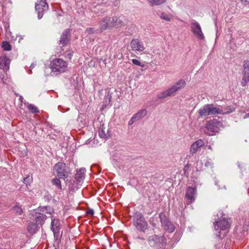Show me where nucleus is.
<instances>
[{
    "label": "nucleus",
    "instance_id": "c756f323",
    "mask_svg": "<svg viewBox=\"0 0 249 249\" xmlns=\"http://www.w3.org/2000/svg\"><path fill=\"white\" fill-rule=\"evenodd\" d=\"M173 16L171 14H166L165 13H161L160 15V18L166 21H170L172 19Z\"/></svg>",
    "mask_w": 249,
    "mask_h": 249
},
{
    "label": "nucleus",
    "instance_id": "bb28decb",
    "mask_svg": "<svg viewBox=\"0 0 249 249\" xmlns=\"http://www.w3.org/2000/svg\"><path fill=\"white\" fill-rule=\"evenodd\" d=\"M249 82V73H242V78L241 82V85L245 87Z\"/></svg>",
    "mask_w": 249,
    "mask_h": 249
},
{
    "label": "nucleus",
    "instance_id": "2f4dec72",
    "mask_svg": "<svg viewBox=\"0 0 249 249\" xmlns=\"http://www.w3.org/2000/svg\"><path fill=\"white\" fill-rule=\"evenodd\" d=\"M27 108L33 113H37L39 112L38 108L33 104H29L27 106Z\"/></svg>",
    "mask_w": 249,
    "mask_h": 249
},
{
    "label": "nucleus",
    "instance_id": "20e7f679",
    "mask_svg": "<svg viewBox=\"0 0 249 249\" xmlns=\"http://www.w3.org/2000/svg\"><path fill=\"white\" fill-rule=\"evenodd\" d=\"M133 223L137 230L142 232H144L148 227V224L143 215L138 212L134 214Z\"/></svg>",
    "mask_w": 249,
    "mask_h": 249
},
{
    "label": "nucleus",
    "instance_id": "c03bdc74",
    "mask_svg": "<svg viewBox=\"0 0 249 249\" xmlns=\"http://www.w3.org/2000/svg\"><path fill=\"white\" fill-rule=\"evenodd\" d=\"M87 213L90 215H93L94 213L93 210H90V211L87 212Z\"/></svg>",
    "mask_w": 249,
    "mask_h": 249
},
{
    "label": "nucleus",
    "instance_id": "7ed1b4c3",
    "mask_svg": "<svg viewBox=\"0 0 249 249\" xmlns=\"http://www.w3.org/2000/svg\"><path fill=\"white\" fill-rule=\"evenodd\" d=\"M53 174L59 178L65 179L68 177L69 168L65 163L58 162L53 167Z\"/></svg>",
    "mask_w": 249,
    "mask_h": 249
},
{
    "label": "nucleus",
    "instance_id": "aec40b11",
    "mask_svg": "<svg viewBox=\"0 0 249 249\" xmlns=\"http://www.w3.org/2000/svg\"><path fill=\"white\" fill-rule=\"evenodd\" d=\"M85 171V168H81L77 171L75 177L77 181L80 182L83 180Z\"/></svg>",
    "mask_w": 249,
    "mask_h": 249
},
{
    "label": "nucleus",
    "instance_id": "a211bd4d",
    "mask_svg": "<svg viewBox=\"0 0 249 249\" xmlns=\"http://www.w3.org/2000/svg\"><path fill=\"white\" fill-rule=\"evenodd\" d=\"M196 192V189L191 187H189L187 189L186 197L188 199L190 200L191 202L195 200Z\"/></svg>",
    "mask_w": 249,
    "mask_h": 249
},
{
    "label": "nucleus",
    "instance_id": "de8ad7c7",
    "mask_svg": "<svg viewBox=\"0 0 249 249\" xmlns=\"http://www.w3.org/2000/svg\"><path fill=\"white\" fill-rule=\"evenodd\" d=\"M35 65L34 64H32V65L30 66V68L32 69L34 67Z\"/></svg>",
    "mask_w": 249,
    "mask_h": 249
},
{
    "label": "nucleus",
    "instance_id": "cd10ccee",
    "mask_svg": "<svg viewBox=\"0 0 249 249\" xmlns=\"http://www.w3.org/2000/svg\"><path fill=\"white\" fill-rule=\"evenodd\" d=\"M37 227V225L35 223H30L28 226L27 230L30 233L33 234L35 233Z\"/></svg>",
    "mask_w": 249,
    "mask_h": 249
},
{
    "label": "nucleus",
    "instance_id": "4468645a",
    "mask_svg": "<svg viewBox=\"0 0 249 249\" xmlns=\"http://www.w3.org/2000/svg\"><path fill=\"white\" fill-rule=\"evenodd\" d=\"M11 60L5 55L0 57V69L4 71H8L9 69V65Z\"/></svg>",
    "mask_w": 249,
    "mask_h": 249
},
{
    "label": "nucleus",
    "instance_id": "2eb2a0df",
    "mask_svg": "<svg viewBox=\"0 0 249 249\" xmlns=\"http://www.w3.org/2000/svg\"><path fill=\"white\" fill-rule=\"evenodd\" d=\"M36 211L37 213L43 216H46V214H52L54 212L53 209L50 206L40 207Z\"/></svg>",
    "mask_w": 249,
    "mask_h": 249
},
{
    "label": "nucleus",
    "instance_id": "37998d69",
    "mask_svg": "<svg viewBox=\"0 0 249 249\" xmlns=\"http://www.w3.org/2000/svg\"><path fill=\"white\" fill-rule=\"evenodd\" d=\"M240 1L242 3L245 5L249 4V0H240Z\"/></svg>",
    "mask_w": 249,
    "mask_h": 249
},
{
    "label": "nucleus",
    "instance_id": "a878e982",
    "mask_svg": "<svg viewBox=\"0 0 249 249\" xmlns=\"http://www.w3.org/2000/svg\"><path fill=\"white\" fill-rule=\"evenodd\" d=\"M47 218L46 216H43L41 214H39L38 215H36V223L37 225H42L44 223L45 220Z\"/></svg>",
    "mask_w": 249,
    "mask_h": 249
},
{
    "label": "nucleus",
    "instance_id": "5701e85b",
    "mask_svg": "<svg viewBox=\"0 0 249 249\" xmlns=\"http://www.w3.org/2000/svg\"><path fill=\"white\" fill-rule=\"evenodd\" d=\"M148 241L151 246H155L160 242V237L158 235H153L149 237Z\"/></svg>",
    "mask_w": 249,
    "mask_h": 249
},
{
    "label": "nucleus",
    "instance_id": "4be33fe9",
    "mask_svg": "<svg viewBox=\"0 0 249 249\" xmlns=\"http://www.w3.org/2000/svg\"><path fill=\"white\" fill-rule=\"evenodd\" d=\"M147 2L151 7L160 6L165 3L167 0H146Z\"/></svg>",
    "mask_w": 249,
    "mask_h": 249
},
{
    "label": "nucleus",
    "instance_id": "9b49d317",
    "mask_svg": "<svg viewBox=\"0 0 249 249\" xmlns=\"http://www.w3.org/2000/svg\"><path fill=\"white\" fill-rule=\"evenodd\" d=\"M205 144L204 142L201 139L198 140L196 142L192 143L190 147V152L193 155L197 151L200 150V148L204 146Z\"/></svg>",
    "mask_w": 249,
    "mask_h": 249
},
{
    "label": "nucleus",
    "instance_id": "f3484780",
    "mask_svg": "<svg viewBox=\"0 0 249 249\" xmlns=\"http://www.w3.org/2000/svg\"><path fill=\"white\" fill-rule=\"evenodd\" d=\"M209 106L210 116L221 114L223 113L222 108L215 107L213 104H209Z\"/></svg>",
    "mask_w": 249,
    "mask_h": 249
},
{
    "label": "nucleus",
    "instance_id": "f03ea898",
    "mask_svg": "<svg viewBox=\"0 0 249 249\" xmlns=\"http://www.w3.org/2000/svg\"><path fill=\"white\" fill-rule=\"evenodd\" d=\"M214 226L216 231H219L217 236L222 238L227 233L228 229L230 227V223L226 218H223L216 221L214 223Z\"/></svg>",
    "mask_w": 249,
    "mask_h": 249
},
{
    "label": "nucleus",
    "instance_id": "e433bc0d",
    "mask_svg": "<svg viewBox=\"0 0 249 249\" xmlns=\"http://www.w3.org/2000/svg\"><path fill=\"white\" fill-rule=\"evenodd\" d=\"M14 211L18 214L20 215L22 213L21 208L18 206H16L13 208Z\"/></svg>",
    "mask_w": 249,
    "mask_h": 249
},
{
    "label": "nucleus",
    "instance_id": "09e8293b",
    "mask_svg": "<svg viewBox=\"0 0 249 249\" xmlns=\"http://www.w3.org/2000/svg\"><path fill=\"white\" fill-rule=\"evenodd\" d=\"M30 73H32V71L31 70H30V72H29Z\"/></svg>",
    "mask_w": 249,
    "mask_h": 249
},
{
    "label": "nucleus",
    "instance_id": "ea45409f",
    "mask_svg": "<svg viewBox=\"0 0 249 249\" xmlns=\"http://www.w3.org/2000/svg\"><path fill=\"white\" fill-rule=\"evenodd\" d=\"M95 32V30L93 28H91V27L88 28L86 30V32L88 33L89 34H92L94 33Z\"/></svg>",
    "mask_w": 249,
    "mask_h": 249
},
{
    "label": "nucleus",
    "instance_id": "b1692460",
    "mask_svg": "<svg viewBox=\"0 0 249 249\" xmlns=\"http://www.w3.org/2000/svg\"><path fill=\"white\" fill-rule=\"evenodd\" d=\"M186 85L185 81L183 79H180L173 85V87L177 91L183 88Z\"/></svg>",
    "mask_w": 249,
    "mask_h": 249
},
{
    "label": "nucleus",
    "instance_id": "79ce46f5",
    "mask_svg": "<svg viewBox=\"0 0 249 249\" xmlns=\"http://www.w3.org/2000/svg\"><path fill=\"white\" fill-rule=\"evenodd\" d=\"M205 166L207 167H213V162L210 160H208L205 162Z\"/></svg>",
    "mask_w": 249,
    "mask_h": 249
},
{
    "label": "nucleus",
    "instance_id": "49530a36",
    "mask_svg": "<svg viewBox=\"0 0 249 249\" xmlns=\"http://www.w3.org/2000/svg\"><path fill=\"white\" fill-rule=\"evenodd\" d=\"M68 55L69 58H71V56L72 55V54L71 53H68Z\"/></svg>",
    "mask_w": 249,
    "mask_h": 249
},
{
    "label": "nucleus",
    "instance_id": "473e14b6",
    "mask_svg": "<svg viewBox=\"0 0 249 249\" xmlns=\"http://www.w3.org/2000/svg\"><path fill=\"white\" fill-rule=\"evenodd\" d=\"M243 70L242 73H249V61L245 60L243 65Z\"/></svg>",
    "mask_w": 249,
    "mask_h": 249
},
{
    "label": "nucleus",
    "instance_id": "9d476101",
    "mask_svg": "<svg viewBox=\"0 0 249 249\" xmlns=\"http://www.w3.org/2000/svg\"><path fill=\"white\" fill-rule=\"evenodd\" d=\"M130 47L132 50L136 52H142L145 49L143 42L138 39H133L130 43Z\"/></svg>",
    "mask_w": 249,
    "mask_h": 249
},
{
    "label": "nucleus",
    "instance_id": "6ab92c4d",
    "mask_svg": "<svg viewBox=\"0 0 249 249\" xmlns=\"http://www.w3.org/2000/svg\"><path fill=\"white\" fill-rule=\"evenodd\" d=\"M209 107V104H206L199 109L198 113L199 118L210 116Z\"/></svg>",
    "mask_w": 249,
    "mask_h": 249
},
{
    "label": "nucleus",
    "instance_id": "58836bf2",
    "mask_svg": "<svg viewBox=\"0 0 249 249\" xmlns=\"http://www.w3.org/2000/svg\"><path fill=\"white\" fill-rule=\"evenodd\" d=\"M32 181V177H30V176H28L26 177V178H24L23 179V182L26 184L27 185L28 184H30Z\"/></svg>",
    "mask_w": 249,
    "mask_h": 249
},
{
    "label": "nucleus",
    "instance_id": "39448f33",
    "mask_svg": "<svg viewBox=\"0 0 249 249\" xmlns=\"http://www.w3.org/2000/svg\"><path fill=\"white\" fill-rule=\"evenodd\" d=\"M191 28L194 35L198 39H204V35L198 22L196 21H193L191 24Z\"/></svg>",
    "mask_w": 249,
    "mask_h": 249
},
{
    "label": "nucleus",
    "instance_id": "3c124183",
    "mask_svg": "<svg viewBox=\"0 0 249 249\" xmlns=\"http://www.w3.org/2000/svg\"><path fill=\"white\" fill-rule=\"evenodd\" d=\"M209 135H212V134H211L210 133H209Z\"/></svg>",
    "mask_w": 249,
    "mask_h": 249
},
{
    "label": "nucleus",
    "instance_id": "8fccbe9b",
    "mask_svg": "<svg viewBox=\"0 0 249 249\" xmlns=\"http://www.w3.org/2000/svg\"><path fill=\"white\" fill-rule=\"evenodd\" d=\"M218 182L217 181H215L216 185H217Z\"/></svg>",
    "mask_w": 249,
    "mask_h": 249
},
{
    "label": "nucleus",
    "instance_id": "393cba45",
    "mask_svg": "<svg viewBox=\"0 0 249 249\" xmlns=\"http://www.w3.org/2000/svg\"><path fill=\"white\" fill-rule=\"evenodd\" d=\"M147 111L146 109L140 110L137 113L134 115L137 121L144 118L147 114Z\"/></svg>",
    "mask_w": 249,
    "mask_h": 249
},
{
    "label": "nucleus",
    "instance_id": "a18cd8bd",
    "mask_svg": "<svg viewBox=\"0 0 249 249\" xmlns=\"http://www.w3.org/2000/svg\"><path fill=\"white\" fill-rule=\"evenodd\" d=\"M249 117V113L246 114L244 117V119H246Z\"/></svg>",
    "mask_w": 249,
    "mask_h": 249
},
{
    "label": "nucleus",
    "instance_id": "c85d7f7f",
    "mask_svg": "<svg viewBox=\"0 0 249 249\" xmlns=\"http://www.w3.org/2000/svg\"><path fill=\"white\" fill-rule=\"evenodd\" d=\"M99 135L100 138L107 139L109 137V134L106 133L103 127H100L99 129Z\"/></svg>",
    "mask_w": 249,
    "mask_h": 249
},
{
    "label": "nucleus",
    "instance_id": "1a4fd4ad",
    "mask_svg": "<svg viewBox=\"0 0 249 249\" xmlns=\"http://www.w3.org/2000/svg\"><path fill=\"white\" fill-rule=\"evenodd\" d=\"M220 126L221 123L216 119H213L207 123L206 128L209 132L216 133L218 131Z\"/></svg>",
    "mask_w": 249,
    "mask_h": 249
},
{
    "label": "nucleus",
    "instance_id": "dca6fc26",
    "mask_svg": "<svg viewBox=\"0 0 249 249\" xmlns=\"http://www.w3.org/2000/svg\"><path fill=\"white\" fill-rule=\"evenodd\" d=\"M124 17L122 16L111 18L112 27L118 28L122 25Z\"/></svg>",
    "mask_w": 249,
    "mask_h": 249
},
{
    "label": "nucleus",
    "instance_id": "a19ab883",
    "mask_svg": "<svg viewBox=\"0 0 249 249\" xmlns=\"http://www.w3.org/2000/svg\"><path fill=\"white\" fill-rule=\"evenodd\" d=\"M137 120L135 118L134 116L133 115L132 117L131 118V119L128 122V125H131L132 124H133L136 121H137Z\"/></svg>",
    "mask_w": 249,
    "mask_h": 249
},
{
    "label": "nucleus",
    "instance_id": "7c9ffc66",
    "mask_svg": "<svg viewBox=\"0 0 249 249\" xmlns=\"http://www.w3.org/2000/svg\"><path fill=\"white\" fill-rule=\"evenodd\" d=\"M223 109V113L221 114H227L230 113L234 111L235 108L233 106H228L224 108H222Z\"/></svg>",
    "mask_w": 249,
    "mask_h": 249
},
{
    "label": "nucleus",
    "instance_id": "72a5a7b5",
    "mask_svg": "<svg viewBox=\"0 0 249 249\" xmlns=\"http://www.w3.org/2000/svg\"><path fill=\"white\" fill-rule=\"evenodd\" d=\"M53 185H55L59 189L61 190V181L59 178H54L52 180Z\"/></svg>",
    "mask_w": 249,
    "mask_h": 249
},
{
    "label": "nucleus",
    "instance_id": "423d86ee",
    "mask_svg": "<svg viewBox=\"0 0 249 249\" xmlns=\"http://www.w3.org/2000/svg\"><path fill=\"white\" fill-rule=\"evenodd\" d=\"M36 10L37 11L38 18L40 19L42 18L43 12L48 9V5L45 0H39L36 4Z\"/></svg>",
    "mask_w": 249,
    "mask_h": 249
},
{
    "label": "nucleus",
    "instance_id": "6e6552de",
    "mask_svg": "<svg viewBox=\"0 0 249 249\" xmlns=\"http://www.w3.org/2000/svg\"><path fill=\"white\" fill-rule=\"evenodd\" d=\"M160 218L162 227L169 232L174 231L175 228L173 225L166 218L165 215L163 213L160 214Z\"/></svg>",
    "mask_w": 249,
    "mask_h": 249
},
{
    "label": "nucleus",
    "instance_id": "f8f14e48",
    "mask_svg": "<svg viewBox=\"0 0 249 249\" xmlns=\"http://www.w3.org/2000/svg\"><path fill=\"white\" fill-rule=\"evenodd\" d=\"M51 230L53 232L54 235L56 236L59 232L60 222L58 218L52 217Z\"/></svg>",
    "mask_w": 249,
    "mask_h": 249
},
{
    "label": "nucleus",
    "instance_id": "0eeeda50",
    "mask_svg": "<svg viewBox=\"0 0 249 249\" xmlns=\"http://www.w3.org/2000/svg\"><path fill=\"white\" fill-rule=\"evenodd\" d=\"M112 28L111 18L106 17L103 18L99 22L98 30L100 32H103L106 30H110Z\"/></svg>",
    "mask_w": 249,
    "mask_h": 249
},
{
    "label": "nucleus",
    "instance_id": "c9c22d12",
    "mask_svg": "<svg viewBox=\"0 0 249 249\" xmlns=\"http://www.w3.org/2000/svg\"><path fill=\"white\" fill-rule=\"evenodd\" d=\"M2 48L4 51H9L11 50V46L8 42L3 41L2 43Z\"/></svg>",
    "mask_w": 249,
    "mask_h": 249
},
{
    "label": "nucleus",
    "instance_id": "f257e3e1",
    "mask_svg": "<svg viewBox=\"0 0 249 249\" xmlns=\"http://www.w3.org/2000/svg\"><path fill=\"white\" fill-rule=\"evenodd\" d=\"M50 66L52 75H57L66 71L68 64L66 61L61 58H56L52 60Z\"/></svg>",
    "mask_w": 249,
    "mask_h": 249
},
{
    "label": "nucleus",
    "instance_id": "4c0bfd02",
    "mask_svg": "<svg viewBox=\"0 0 249 249\" xmlns=\"http://www.w3.org/2000/svg\"><path fill=\"white\" fill-rule=\"evenodd\" d=\"M132 62L133 63V64H134L135 65L139 66H141L142 67H144V64H142V63L137 59H133L132 60Z\"/></svg>",
    "mask_w": 249,
    "mask_h": 249
},
{
    "label": "nucleus",
    "instance_id": "ddd939ff",
    "mask_svg": "<svg viewBox=\"0 0 249 249\" xmlns=\"http://www.w3.org/2000/svg\"><path fill=\"white\" fill-rule=\"evenodd\" d=\"M177 90L172 86L171 88L167 89L166 90L160 93L158 95V98L159 99L165 98L168 96H174L175 95Z\"/></svg>",
    "mask_w": 249,
    "mask_h": 249
},
{
    "label": "nucleus",
    "instance_id": "f704fd0d",
    "mask_svg": "<svg viewBox=\"0 0 249 249\" xmlns=\"http://www.w3.org/2000/svg\"><path fill=\"white\" fill-rule=\"evenodd\" d=\"M77 182V181H74L72 184L69 185V189L70 191L74 192L75 191L78 190L79 188V185Z\"/></svg>",
    "mask_w": 249,
    "mask_h": 249
},
{
    "label": "nucleus",
    "instance_id": "412c9836",
    "mask_svg": "<svg viewBox=\"0 0 249 249\" xmlns=\"http://www.w3.org/2000/svg\"><path fill=\"white\" fill-rule=\"evenodd\" d=\"M60 43L62 44L63 46L67 44L69 42V32L67 30L63 32L62 33L60 39Z\"/></svg>",
    "mask_w": 249,
    "mask_h": 249
}]
</instances>
